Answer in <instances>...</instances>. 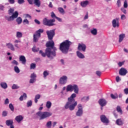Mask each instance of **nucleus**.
<instances>
[{
    "mask_svg": "<svg viewBox=\"0 0 128 128\" xmlns=\"http://www.w3.org/2000/svg\"><path fill=\"white\" fill-rule=\"evenodd\" d=\"M68 80V77L66 76H64L60 79V84H66Z\"/></svg>",
    "mask_w": 128,
    "mask_h": 128,
    "instance_id": "ddd939ff",
    "label": "nucleus"
},
{
    "mask_svg": "<svg viewBox=\"0 0 128 128\" xmlns=\"http://www.w3.org/2000/svg\"><path fill=\"white\" fill-rule=\"evenodd\" d=\"M116 110L117 112L120 113V114H123V111L120 107V106H118L116 107Z\"/></svg>",
    "mask_w": 128,
    "mask_h": 128,
    "instance_id": "7c9ffc66",
    "label": "nucleus"
},
{
    "mask_svg": "<svg viewBox=\"0 0 128 128\" xmlns=\"http://www.w3.org/2000/svg\"><path fill=\"white\" fill-rule=\"evenodd\" d=\"M118 94H115L114 95L113 94V96H112L113 99H116V98H118Z\"/></svg>",
    "mask_w": 128,
    "mask_h": 128,
    "instance_id": "69168bd1",
    "label": "nucleus"
},
{
    "mask_svg": "<svg viewBox=\"0 0 128 128\" xmlns=\"http://www.w3.org/2000/svg\"><path fill=\"white\" fill-rule=\"evenodd\" d=\"M18 2L19 4H22L24 2V0H18Z\"/></svg>",
    "mask_w": 128,
    "mask_h": 128,
    "instance_id": "4d7b16f0",
    "label": "nucleus"
},
{
    "mask_svg": "<svg viewBox=\"0 0 128 128\" xmlns=\"http://www.w3.org/2000/svg\"><path fill=\"white\" fill-rule=\"evenodd\" d=\"M32 106V100L28 101L27 102L28 108H30V106Z\"/></svg>",
    "mask_w": 128,
    "mask_h": 128,
    "instance_id": "49530a36",
    "label": "nucleus"
},
{
    "mask_svg": "<svg viewBox=\"0 0 128 128\" xmlns=\"http://www.w3.org/2000/svg\"><path fill=\"white\" fill-rule=\"evenodd\" d=\"M124 94H128V88H126V89H124Z\"/></svg>",
    "mask_w": 128,
    "mask_h": 128,
    "instance_id": "338daca9",
    "label": "nucleus"
},
{
    "mask_svg": "<svg viewBox=\"0 0 128 128\" xmlns=\"http://www.w3.org/2000/svg\"><path fill=\"white\" fill-rule=\"evenodd\" d=\"M9 108H10L12 112H14V105L12 104H9Z\"/></svg>",
    "mask_w": 128,
    "mask_h": 128,
    "instance_id": "79ce46f5",
    "label": "nucleus"
},
{
    "mask_svg": "<svg viewBox=\"0 0 128 128\" xmlns=\"http://www.w3.org/2000/svg\"><path fill=\"white\" fill-rule=\"evenodd\" d=\"M40 54L43 58H46V56L48 58H52V56H56V54L54 52H52V49L50 48H46L45 50V52H44L42 50L39 51Z\"/></svg>",
    "mask_w": 128,
    "mask_h": 128,
    "instance_id": "7ed1b4c3",
    "label": "nucleus"
},
{
    "mask_svg": "<svg viewBox=\"0 0 128 128\" xmlns=\"http://www.w3.org/2000/svg\"><path fill=\"white\" fill-rule=\"evenodd\" d=\"M0 86L2 88H8V84L6 82H1Z\"/></svg>",
    "mask_w": 128,
    "mask_h": 128,
    "instance_id": "473e14b6",
    "label": "nucleus"
},
{
    "mask_svg": "<svg viewBox=\"0 0 128 128\" xmlns=\"http://www.w3.org/2000/svg\"><path fill=\"white\" fill-rule=\"evenodd\" d=\"M121 10L122 12H124V14H126V10L124 8H121Z\"/></svg>",
    "mask_w": 128,
    "mask_h": 128,
    "instance_id": "774afa93",
    "label": "nucleus"
},
{
    "mask_svg": "<svg viewBox=\"0 0 128 128\" xmlns=\"http://www.w3.org/2000/svg\"><path fill=\"white\" fill-rule=\"evenodd\" d=\"M46 34L48 36V39L49 40H52V39L54 38V36L56 34V32H54V30H47L46 32Z\"/></svg>",
    "mask_w": 128,
    "mask_h": 128,
    "instance_id": "6e6552de",
    "label": "nucleus"
},
{
    "mask_svg": "<svg viewBox=\"0 0 128 128\" xmlns=\"http://www.w3.org/2000/svg\"><path fill=\"white\" fill-rule=\"evenodd\" d=\"M124 37H126L125 34H121L119 36V42H122V40H124Z\"/></svg>",
    "mask_w": 128,
    "mask_h": 128,
    "instance_id": "cd10ccee",
    "label": "nucleus"
},
{
    "mask_svg": "<svg viewBox=\"0 0 128 128\" xmlns=\"http://www.w3.org/2000/svg\"><path fill=\"white\" fill-rule=\"evenodd\" d=\"M6 124L8 126H12V124H14V120H6Z\"/></svg>",
    "mask_w": 128,
    "mask_h": 128,
    "instance_id": "412c9836",
    "label": "nucleus"
},
{
    "mask_svg": "<svg viewBox=\"0 0 128 128\" xmlns=\"http://www.w3.org/2000/svg\"><path fill=\"white\" fill-rule=\"evenodd\" d=\"M78 110L76 112V116H82V114H84V111L82 110V104H78Z\"/></svg>",
    "mask_w": 128,
    "mask_h": 128,
    "instance_id": "9d476101",
    "label": "nucleus"
},
{
    "mask_svg": "<svg viewBox=\"0 0 128 128\" xmlns=\"http://www.w3.org/2000/svg\"><path fill=\"white\" fill-rule=\"evenodd\" d=\"M20 87L17 86L16 84H13V86H12V90H16L18 88Z\"/></svg>",
    "mask_w": 128,
    "mask_h": 128,
    "instance_id": "09e8293b",
    "label": "nucleus"
},
{
    "mask_svg": "<svg viewBox=\"0 0 128 128\" xmlns=\"http://www.w3.org/2000/svg\"><path fill=\"white\" fill-rule=\"evenodd\" d=\"M34 0V4L38 6L40 8V0Z\"/></svg>",
    "mask_w": 128,
    "mask_h": 128,
    "instance_id": "b1692460",
    "label": "nucleus"
},
{
    "mask_svg": "<svg viewBox=\"0 0 128 128\" xmlns=\"http://www.w3.org/2000/svg\"><path fill=\"white\" fill-rule=\"evenodd\" d=\"M8 2L10 4H14L15 2L14 0H8Z\"/></svg>",
    "mask_w": 128,
    "mask_h": 128,
    "instance_id": "052dcab7",
    "label": "nucleus"
},
{
    "mask_svg": "<svg viewBox=\"0 0 128 128\" xmlns=\"http://www.w3.org/2000/svg\"><path fill=\"white\" fill-rule=\"evenodd\" d=\"M12 64H14L15 66H18V62H17L16 60H14L12 62Z\"/></svg>",
    "mask_w": 128,
    "mask_h": 128,
    "instance_id": "3c124183",
    "label": "nucleus"
},
{
    "mask_svg": "<svg viewBox=\"0 0 128 128\" xmlns=\"http://www.w3.org/2000/svg\"><path fill=\"white\" fill-rule=\"evenodd\" d=\"M75 98H76V94H72L68 98V102H66L64 106L65 110H68L69 108L70 110H74L76 108V106H78V102L74 100Z\"/></svg>",
    "mask_w": 128,
    "mask_h": 128,
    "instance_id": "f257e3e1",
    "label": "nucleus"
},
{
    "mask_svg": "<svg viewBox=\"0 0 128 128\" xmlns=\"http://www.w3.org/2000/svg\"><path fill=\"white\" fill-rule=\"evenodd\" d=\"M8 12V14L10 16L12 14H14V8H10Z\"/></svg>",
    "mask_w": 128,
    "mask_h": 128,
    "instance_id": "a19ab883",
    "label": "nucleus"
},
{
    "mask_svg": "<svg viewBox=\"0 0 128 128\" xmlns=\"http://www.w3.org/2000/svg\"><path fill=\"white\" fill-rule=\"evenodd\" d=\"M12 16L9 17L6 16V18L8 22H10L14 20V18H16L18 16V12L17 11H16L14 13L12 14Z\"/></svg>",
    "mask_w": 128,
    "mask_h": 128,
    "instance_id": "1a4fd4ad",
    "label": "nucleus"
},
{
    "mask_svg": "<svg viewBox=\"0 0 128 128\" xmlns=\"http://www.w3.org/2000/svg\"><path fill=\"white\" fill-rule=\"evenodd\" d=\"M38 50H40V48H36V46H34L32 48V52H38Z\"/></svg>",
    "mask_w": 128,
    "mask_h": 128,
    "instance_id": "f704fd0d",
    "label": "nucleus"
},
{
    "mask_svg": "<svg viewBox=\"0 0 128 128\" xmlns=\"http://www.w3.org/2000/svg\"><path fill=\"white\" fill-rule=\"evenodd\" d=\"M49 74L50 73L46 70L44 71L43 72L44 78H46Z\"/></svg>",
    "mask_w": 128,
    "mask_h": 128,
    "instance_id": "e433bc0d",
    "label": "nucleus"
},
{
    "mask_svg": "<svg viewBox=\"0 0 128 128\" xmlns=\"http://www.w3.org/2000/svg\"><path fill=\"white\" fill-rule=\"evenodd\" d=\"M46 107L47 108H50L52 107V102L48 101L46 104Z\"/></svg>",
    "mask_w": 128,
    "mask_h": 128,
    "instance_id": "c9c22d12",
    "label": "nucleus"
},
{
    "mask_svg": "<svg viewBox=\"0 0 128 128\" xmlns=\"http://www.w3.org/2000/svg\"><path fill=\"white\" fill-rule=\"evenodd\" d=\"M124 8H128V2H127L126 0H125L124 1Z\"/></svg>",
    "mask_w": 128,
    "mask_h": 128,
    "instance_id": "603ef678",
    "label": "nucleus"
},
{
    "mask_svg": "<svg viewBox=\"0 0 128 128\" xmlns=\"http://www.w3.org/2000/svg\"><path fill=\"white\" fill-rule=\"evenodd\" d=\"M19 60L22 62V64H26V56H20L19 58Z\"/></svg>",
    "mask_w": 128,
    "mask_h": 128,
    "instance_id": "dca6fc26",
    "label": "nucleus"
},
{
    "mask_svg": "<svg viewBox=\"0 0 128 128\" xmlns=\"http://www.w3.org/2000/svg\"><path fill=\"white\" fill-rule=\"evenodd\" d=\"M16 37L18 38H22V33L20 32H17L16 33Z\"/></svg>",
    "mask_w": 128,
    "mask_h": 128,
    "instance_id": "c85d7f7f",
    "label": "nucleus"
},
{
    "mask_svg": "<svg viewBox=\"0 0 128 128\" xmlns=\"http://www.w3.org/2000/svg\"><path fill=\"white\" fill-rule=\"evenodd\" d=\"M78 50H82V52H86V46L85 44H78Z\"/></svg>",
    "mask_w": 128,
    "mask_h": 128,
    "instance_id": "f8f14e48",
    "label": "nucleus"
},
{
    "mask_svg": "<svg viewBox=\"0 0 128 128\" xmlns=\"http://www.w3.org/2000/svg\"><path fill=\"white\" fill-rule=\"evenodd\" d=\"M6 46H7L8 48L12 50V52H14V46L10 42L6 44Z\"/></svg>",
    "mask_w": 128,
    "mask_h": 128,
    "instance_id": "a211bd4d",
    "label": "nucleus"
},
{
    "mask_svg": "<svg viewBox=\"0 0 128 128\" xmlns=\"http://www.w3.org/2000/svg\"><path fill=\"white\" fill-rule=\"evenodd\" d=\"M40 95L37 94L35 96L34 102L36 104H38V100H40Z\"/></svg>",
    "mask_w": 128,
    "mask_h": 128,
    "instance_id": "2f4dec72",
    "label": "nucleus"
},
{
    "mask_svg": "<svg viewBox=\"0 0 128 128\" xmlns=\"http://www.w3.org/2000/svg\"><path fill=\"white\" fill-rule=\"evenodd\" d=\"M16 22H18V24H20L22 22V19L20 17H18L16 19Z\"/></svg>",
    "mask_w": 128,
    "mask_h": 128,
    "instance_id": "72a5a7b5",
    "label": "nucleus"
},
{
    "mask_svg": "<svg viewBox=\"0 0 128 128\" xmlns=\"http://www.w3.org/2000/svg\"><path fill=\"white\" fill-rule=\"evenodd\" d=\"M128 73V70L126 68L122 67L119 70V74L122 76H125Z\"/></svg>",
    "mask_w": 128,
    "mask_h": 128,
    "instance_id": "4468645a",
    "label": "nucleus"
},
{
    "mask_svg": "<svg viewBox=\"0 0 128 128\" xmlns=\"http://www.w3.org/2000/svg\"><path fill=\"white\" fill-rule=\"evenodd\" d=\"M42 32H44L43 29H39L36 32V34H34V38H33V40L34 42H38V38H40V34H42Z\"/></svg>",
    "mask_w": 128,
    "mask_h": 128,
    "instance_id": "39448f33",
    "label": "nucleus"
},
{
    "mask_svg": "<svg viewBox=\"0 0 128 128\" xmlns=\"http://www.w3.org/2000/svg\"><path fill=\"white\" fill-rule=\"evenodd\" d=\"M30 78H33L34 80H36V74H34V73H33V74H31V76H30Z\"/></svg>",
    "mask_w": 128,
    "mask_h": 128,
    "instance_id": "c03bdc74",
    "label": "nucleus"
},
{
    "mask_svg": "<svg viewBox=\"0 0 128 128\" xmlns=\"http://www.w3.org/2000/svg\"><path fill=\"white\" fill-rule=\"evenodd\" d=\"M2 116H8V112L6 111H3L2 112Z\"/></svg>",
    "mask_w": 128,
    "mask_h": 128,
    "instance_id": "864d4df0",
    "label": "nucleus"
},
{
    "mask_svg": "<svg viewBox=\"0 0 128 128\" xmlns=\"http://www.w3.org/2000/svg\"><path fill=\"white\" fill-rule=\"evenodd\" d=\"M36 64H34V63L31 64L30 66V70H34V68H36Z\"/></svg>",
    "mask_w": 128,
    "mask_h": 128,
    "instance_id": "37998d69",
    "label": "nucleus"
},
{
    "mask_svg": "<svg viewBox=\"0 0 128 128\" xmlns=\"http://www.w3.org/2000/svg\"><path fill=\"white\" fill-rule=\"evenodd\" d=\"M58 10H59L60 14H64V10L62 8H58Z\"/></svg>",
    "mask_w": 128,
    "mask_h": 128,
    "instance_id": "a18cd8bd",
    "label": "nucleus"
},
{
    "mask_svg": "<svg viewBox=\"0 0 128 128\" xmlns=\"http://www.w3.org/2000/svg\"><path fill=\"white\" fill-rule=\"evenodd\" d=\"M117 5L118 6H121V0H117Z\"/></svg>",
    "mask_w": 128,
    "mask_h": 128,
    "instance_id": "bf43d9fd",
    "label": "nucleus"
},
{
    "mask_svg": "<svg viewBox=\"0 0 128 128\" xmlns=\"http://www.w3.org/2000/svg\"><path fill=\"white\" fill-rule=\"evenodd\" d=\"M26 93H24L22 96H21L20 97V98L19 100H20L22 101L24 100H26Z\"/></svg>",
    "mask_w": 128,
    "mask_h": 128,
    "instance_id": "393cba45",
    "label": "nucleus"
},
{
    "mask_svg": "<svg viewBox=\"0 0 128 128\" xmlns=\"http://www.w3.org/2000/svg\"><path fill=\"white\" fill-rule=\"evenodd\" d=\"M96 76H102V72H100V71H96Z\"/></svg>",
    "mask_w": 128,
    "mask_h": 128,
    "instance_id": "5fc2aeb1",
    "label": "nucleus"
},
{
    "mask_svg": "<svg viewBox=\"0 0 128 128\" xmlns=\"http://www.w3.org/2000/svg\"><path fill=\"white\" fill-rule=\"evenodd\" d=\"M24 120V117L22 115H19L18 116H16L15 118V120L17 122L20 123L22 120Z\"/></svg>",
    "mask_w": 128,
    "mask_h": 128,
    "instance_id": "aec40b11",
    "label": "nucleus"
},
{
    "mask_svg": "<svg viewBox=\"0 0 128 128\" xmlns=\"http://www.w3.org/2000/svg\"><path fill=\"white\" fill-rule=\"evenodd\" d=\"M34 22H36V24H40V20L36 19L34 20Z\"/></svg>",
    "mask_w": 128,
    "mask_h": 128,
    "instance_id": "e2e57ef3",
    "label": "nucleus"
},
{
    "mask_svg": "<svg viewBox=\"0 0 128 128\" xmlns=\"http://www.w3.org/2000/svg\"><path fill=\"white\" fill-rule=\"evenodd\" d=\"M10 104V100H8V98H6L4 101V104Z\"/></svg>",
    "mask_w": 128,
    "mask_h": 128,
    "instance_id": "13d9d810",
    "label": "nucleus"
},
{
    "mask_svg": "<svg viewBox=\"0 0 128 128\" xmlns=\"http://www.w3.org/2000/svg\"><path fill=\"white\" fill-rule=\"evenodd\" d=\"M124 63H125V61H122V62H119L118 63V66H119V67H122V65H124Z\"/></svg>",
    "mask_w": 128,
    "mask_h": 128,
    "instance_id": "8fccbe9b",
    "label": "nucleus"
},
{
    "mask_svg": "<svg viewBox=\"0 0 128 128\" xmlns=\"http://www.w3.org/2000/svg\"><path fill=\"white\" fill-rule=\"evenodd\" d=\"M37 116H40V120H45V118H50V116H52V113L50 112H38L36 113Z\"/></svg>",
    "mask_w": 128,
    "mask_h": 128,
    "instance_id": "20e7f679",
    "label": "nucleus"
},
{
    "mask_svg": "<svg viewBox=\"0 0 128 128\" xmlns=\"http://www.w3.org/2000/svg\"><path fill=\"white\" fill-rule=\"evenodd\" d=\"M46 48H48L51 49L52 52H54L56 54V48L54 47V42L53 40L47 42L46 44Z\"/></svg>",
    "mask_w": 128,
    "mask_h": 128,
    "instance_id": "423d86ee",
    "label": "nucleus"
},
{
    "mask_svg": "<svg viewBox=\"0 0 128 128\" xmlns=\"http://www.w3.org/2000/svg\"><path fill=\"white\" fill-rule=\"evenodd\" d=\"M120 80H121V79H120V76H117L116 77V82H119V81H120Z\"/></svg>",
    "mask_w": 128,
    "mask_h": 128,
    "instance_id": "0e129e2a",
    "label": "nucleus"
},
{
    "mask_svg": "<svg viewBox=\"0 0 128 128\" xmlns=\"http://www.w3.org/2000/svg\"><path fill=\"white\" fill-rule=\"evenodd\" d=\"M90 32L93 36H96L98 34V30H96V28H93V30H91Z\"/></svg>",
    "mask_w": 128,
    "mask_h": 128,
    "instance_id": "c756f323",
    "label": "nucleus"
},
{
    "mask_svg": "<svg viewBox=\"0 0 128 128\" xmlns=\"http://www.w3.org/2000/svg\"><path fill=\"white\" fill-rule=\"evenodd\" d=\"M46 126L48 128H52V121L48 122L46 124Z\"/></svg>",
    "mask_w": 128,
    "mask_h": 128,
    "instance_id": "58836bf2",
    "label": "nucleus"
},
{
    "mask_svg": "<svg viewBox=\"0 0 128 128\" xmlns=\"http://www.w3.org/2000/svg\"><path fill=\"white\" fill-rule=\"evenodd\" d=\"M36 79H34L32 78H31V79L30 80V84H34V82H36Z\"/></svg>",
    "mask_w": 128,
    "mask_h": 128,
    "instance_id": "6e6d98bb",
    "label": "nucleus"
},
{
    "mask_svg": "<svg viewBox=\"0 0 128 128\" xmlns=\"http://www.w3.org/2000/svg\"><path fill=\"white\" fill-rule=\"evenodd\" d=\"M72 43L68 40H65L60 44V50L63 54H68L70 47Z\"/></svg>",
    "mask_w": 128,
    "mask_h": 128,
    "instance_id": "f03ea898",
    "label": "nucleus"
},
{
    "mask_svg": "<svg viewBox=\"0 0 128 128\" xmlns=\"http://www.w3.org/2000/svg\"><path fill=\"white\" fill-rule=\"evenodd\" d=\"M14 70L15 72H16V74H20V68L18 66H15L14 67Z\"/></svg>",
    "mask_w": 128,
    "mask_h": 128,
    "instance_id": "4c0bfd02",
    "label": "nucleus"
},
{
    "mask_svg": "<svg viewBox=\"0 0 128 128\" xmlns=\"http://www.w3.org/2000/svg\"><path fill=\"white\" fill-rule=\"evenodd\" d=\"M88 4V0L82 2H80V6L82 8H86Z\"/></svg>",
    "mask_w": 128,
    "mask_h": 128,
    "instance_id": "4be33fe9",
    "label": "nucleus"
},
{
    "mask_svg": "<svg viewBox=\"0 0 128 128\" xmlns=\"http://www.w3.org/2000/svg\"><path fill=\"white\" fill-rule=\"evenodd\" d=\"M74 90L75 94H78V86L76 84H74L72 87V92Z\"/></svg>",
    "mask_w": 128,
    "mask_h": 128,
    "instance_id": "6ab92c4d",
    "label": "nucleus"
},
{
    "mask_svg": "<svg viewBox=\"0 0 128 128\" xmlns=\"http://www.w3.org/2000/svg\"><path fill=\"white\" fill-rule=\"evenodd\" d=\"M66 92H72V86L69 84L66 86Z\"/></svg>",
    "mask_w": 128,
    "mask_h": 128,
    "instance_id": "a878e982",
    "label": "nucleus"
},
{
    "mask_svg": "<svg viewBox=\"0 0 128 128\" xmlns=\"http://www.w3.org/2000/svg\"><path fill=\"white\" fill-rule=\"evenodd\" d=\"M100 120L103 124H108V122H110V121L108 120V119L106 116L104 115H101L100 116Z\"/></svg>",
    "mask_w": 128,
    "mask_h": 128,
    "instance_id": "9b49d317",
    "label": "nucleus"
},
{
    "mask_svg": "<svg viewBox=\"0 0 128 128\" xmlns=\"http://www.w3.org/2000/svg\"><path fill=\"white\" fill-rule=\"evenodd\" d=\"M98 103L101 106H106L107 104L106 100L104 98L100 99L98 101Z\"/></svg>",
    "mask_w": 128,
    "mask_h": 128,
    "instance_id": "f3484780",
    "label": "nucleus"
},
{
    "mask_svg": "<svg viewBox=\"0 0 128 128\" xmlns=\"http://www.w3.org/2000/svg\"><path fill=\"white\" fill-rule=\"evenodd\" d=\"M56 22V20L52 19L48 20L46 18H44L43 20V24L44 26H54V22Z\"/></svg>",
    "mask_w": 128,
    "mask_h": 128,
    "instance_id": "0eeeda50",
    "label": "nucleus"
},
{
    "mask_svg": "<svg viewBox=\"0 0 128 128\" xmlns=\"http://www.w3.org/2000/svg\"><path fill=\"white\" fill-rule=\"evenodd\" d=\"M120 24L118 19L116 18L113 20V27L114 28H116V27L117 28H118V27H120Z\"/></svg>",
    "mask_w": 128,
    "mask_h": 128,
    "instance_id": "2eb2a0df",
    "label": "nucleus"
},
{
    "mask_svg": "<svg viewBox=\"0 0 128 128\" xmlns=\"http://www.w3.org/2000/svg\"><path fill=\"white\" fill-rule=\"evenodd\" d=\"M51 17L52 18H56V14H54V12H52L51 13Z\"/></svg>",
    "mask_w": 128,
    "mask_h": 128,
    "instance_id": "680f3d73",
    "label": "nucleus"
},
{
    "mask_svg": "<svg viewBox=\"0 0 128 128\" xmlns=\"http://www.w3.org/2000/svg\"><path fill=\"white\" fill-rule=\"evenodd\" d=\"M77 56L80 58H84V56L79 51L76 52Z\"/></svg>",
    "mask_w": 128,
    "mask_h": 128,
    "instance_id": "5701e85b",
    "label": "nucleus"
},
{
    "mask_svg": "<svg viewBox=\"0 0 128 128\" xmlns=\"http://www.w3.org/2000/svg\"><path fill=\"white\" fill-rule=\"evenodd\" d=\"M23 24H30V22H28V19H24L23 20Z\"/></svg>",
    "mask_w": 128,
    "mask_h": 128,
    "instance_id": "de8ad7c7",
    "label": "nucleus"
},
{
    "mask_svg": "<svg viewBox=\"0 0 128 128\" xmlns=\"http://www.w3.org/2000/svg\"><path fill=\"white\" fill-rule=\"evenodd\" d=\"M116 124L117 125H123V122L120 118L116 120Z\"/></svg>",
    "mask_w": 128,
    "mask_h": 128,
    "instance_id": "bb28decb",
    "label": "nucleus"
},
{
    "mask_svg": "<svg viewBox=\"0 0 128 128\" xmlns=\"http://www.w3.org/2000/svg\"><path fill=\"white\" fill-rule=\"evenodd\" d=\"M89 98L88 96H84L82 98L81 100L82 102H88Z\"/></svg>",
    "mask_w": 128,
    "mask_h": 128,
    "instance_id": "ea45409f",
    "label": "nucleus"
}]
</instances>
